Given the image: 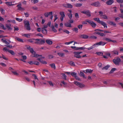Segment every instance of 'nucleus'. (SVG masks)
I'll return each mask as SVG.
<instances>
[{"label": "nucleus", "instance_id": "1", "mask_svg": "<svg viewBox=\"0 0 123 123\" xmlns=\"http://www.w3.org/2000/svg\"><path fill=\"white\" fill-rule=\"evenodd\" d=\"M94 20L95 21H97L98 23H100L101 25H103L104 26V28H107V26L106 24L104 21L100 20L99 18H94Z\"/></svg>", "mask_w": 123, "mask_h": 123}, {"label": "nucleus", "instance_id": "2", "mask_svg": "<svg viewBox=\"0 0 123 123\" xmlns=\"http://www.w3.org/2000/svg\"><path fill=\"white\" fill-rule=\"evenodd\" d=\"M30 51L31 53L32 54H33L34 55L33 56V57H37L39 56H40L41 57H42L43 58H44V57H42V55H40L37 54L36 52L34 51V50L32 48H31V49L30 50Z\"/></svg>", "mask_w": 123, "mask_h": 123}, {"label": "nucleus", "instance_id": "3", "mask_svg": "<svg viewBox=\"0 0 123 123\" xmlns=\"http://www.w3.org/2000/svg\"><path fill=\"white\" fill-rule=\"evenodd\" d=\"M35 40L37 41L35 42L34 43L38 44H42L45 42V41L44 39L40 40L38 39H34Z\"/></svg>", "mask_w": 123, "mask_h": 123}, {"label": "nucleus", "instance_id": "4", "mask_svg": "<svg viewBox=\"0 0 123 123\" xmlns=\"http://www.w3.org/2000/svg\"><path fill=\"white\" fill-rule=\"evenodd\" d=\"M25 26L26 27V29L28 30H30L31 29L30 27V24L29 21H24Z\"/></svg>", "mask_w": 123, "mask_h": 123}, {"label": "nucleus", "instance_id": "5", "mask_svg": "<svg viewBox=\"0 0 123 123\" xmlns=\"http://www.w3.org/2000/svg\"><path fill=\"white\" fill-rule=\"evenodd\" d=\"M121 61V60L120 58L117 57L113 60V62L116 65H118L119 63Z\"/></svg>", "mask_w": 123, "mask_h": 123}, {"label": "nucleus", "instance_id": "6", "mask_svg": "<svg viewBox=\"0 0 123 123\" xmlns=\"http://www.w3.org/2000/svg\"><path fill=\"white\" fill-rule=\"evenodd\" d=\"M87 21L93 28H95L96 27V24L93 21L87 19Z\"/></svg>", "mask_w": 123, "mask_h": 123}, {"label": "nucleus", "instance_id": "7", "mask_svg": "<svg viewBox=\"0 0 123 123\" xmlns=\"http://www.w3.org/2000/svg\"><path fill=\"white\" fill-rule=\"evenodd\" d=\"M81 12L86 14L88 17H90L91 16V12L89 10H84L81 11Z\"/></svg>", "mask_w": 123, "mask_h": 123}, {"label": "nucleus", "instance_id": "8", "mask_svg": "<svg viewBox=\"0 0 123 123\" xmlns=\"http://www.w3.org/2000/svg\"><path fill=\"white\" fill-rule=\"evenodd\" d=\"M82 52H74V56L77 58H80L81 57V56L80 55L81 54Z\"/></svg>", "mask_w": 123, "mask_h": 123}, {"label": "nucleus", "instance_id": "9", "mask_svg": "<svg viewBox=\"0 0 123 123\" xmlns=\"http://www.w3.org/2000/svg\"><path fill=\"white\" fill-rule=\"evenodd\" d=\"M74 83L80 88H82L84 86L83 84L76 81H74Z\"/></svg>", "mask_w": 123, "mask_h": 123}, {"label": "nucleus", "instance_id": "10", "mask_svg": "<svg viewBox=\"0 0 123 123\" xmlns=\"http://www.w3.org/2000/svg\"><path fill=\"white\" fill-rule=\"evenodd\" d=\"M91 5L95 7H98L100 6V3L98 1L92 3Z\"/></svg>", "mask_w": 123, "mask_h": 123}, {"label": "nucleus", "instance_id": "11", "mask_svg": "<svg viewBox=\"0 0 123 123\" xmlns=\"http://www.w3.org/2000/svg\"><path fill=\"white\" fill-rule=\"evenodd\" d=\"M63 6L65 7L69 8H71L73 7V6L70 3H67V4H64Z\"/></svg>", "mask_w": 123, "mask_h": 123}, {"label": "nucleus", "instance_id": "12", "mask_svg": "<svg viewBox=\"0 0 123 123\" xmlns=\"http://www.w3.org/2000/svg\"><path fill=\"white\" fill-rule=\"evenodd\" d=\"M95 34L98 35L101 37H103L105 36V34L99 32H96L93 33V34L95 35Z\"/></svg>", "mask_w": 123, "mask_h": 123}, {"label": "nucleus", "instance_id": "13", "mask_svg": "<svg viewBox=\"0 0 123 123\" xmlns=\"http://www.w3.org/2000/svg\"><path fill=\"white\" fill-rule=\"evenodd\" d=\"M80 37L82 38L86 39L88 38L89 36L86 35H81L80 36Z\"/></svg>", "mask_w": 123, "mask_h": 123}, {"label": "nucleus", "instance_id": "14", "mask_svg": "<svg viewBox=\"0 0 123 123\" xmlns=\"http://www.w3.org/2000/svg\"><path fill=\"white\" fill-rule=\"evenodd\" d=\"M53 13L52 12H46L44 14V15L45 17H47L49 15H51L52 14H53Z\"/></svg>", "mask_w": 123, "mask_h": 123}, {"label": "nucleus", "instance_id": "15", "mask_svg": "<svg viewBox=\"0 0 123 123\" xmlns=\"http://www.w3.org/2000/svg\"><path fill=\"white\" fill-rule=\"evenodd\" d=\"M114 2V1L113 0H109L106 2V4L108 5H111Z\"/></svg>", "mask_w": 123, "mask_h": 123}, {"label": "nucleus", "instance_id": "16", "mask_svg": "<svg viewBox=\"0 0 123 123\" xmlns=\"http://www.w3.org/2000/svg\"><path fill=\"white\" fill-rule=\"evenodd\" d=\"M107 22L109 24L111 25H112L114 26H116V24L113 22L110 21H107Z\"/></svg>", "mask_w": 123, "mask_h": 123}, {"label": "nucleus", "instance_id": "17", "mask_svg": "<svg viewBox=\"0 0 123 123\" xmlns=\"http://www.w3.org/2000/svg\"><path fill=\"white\" fill-rule=\"evenodd\" d=\"M46 43L50 45L52 43V42L49 39H47L46 41Z\"/></svg>", "mask_w": 123, "mask_h": 123}, {"label": "nucleus", "instance_id": "18", "mask_svg": "<svg viewBox=\"0 0 123 123\" xmlns=\"http://www.w3.org/2000/svg\"><path fill=\"white\" fill-rule=\"evenodd\" d=\"M42 32L44 34H46L47 33V30L44 28H42Z\"/></svg>", "mask_w": 123, "mask_h": 123}, {"label": "nucleus", "instance_id": "19", "mask_svg": "<svg viewBox=\"0 0 123 123\" xmlns=\"http://www.w3.org/2000/svg\"><path fill=\"white\" fill-rule=\"evenodd\" d=\"M5 10L2 8H0V12H1L2 14L4 15L5 14Z\"/></svg>", "mask_w": 123, "mask_h": 123}, {"label": "nucleus", "instance_id": "20", "mask_svg": "<svg viewBox=\"0 0 123 123\" xmlns=\"http://www.w3.org/2000/svg\"><path fill=\"white\" fill-rule=\"evenodd\" d=\"M85 71L87 73H91L93 71V70H92L91 69H86Z\"/></svg>", "mask_w": 123, "mask_h": 123}, {"label": "nucleus", "instance_id": "21", "mask_svg": "<svg viewBox=\"0 0 123 123\" xmlns=\"http://www.w3.org/2000/svg\"><path fill=\"white\" fill-rule=\"evenodd\" d=\"M32 76L34 77V79L35 80H36V81L37 82H38V81L39 80L38 79V78H37V76L35 74H32Z\"/></svg>", "mask_w": 123, "mask_h": 123}, {"label": "nucleus", "instance_id": "22", "mask_svg": "<svg viewBox=\"0 0 123 123\" xmlns=\"http://www.w3.org/2000/svg\"><path fill=\"white\" fill-rule=\"evenodd\" d=\"M65 26L68 27H71V25L70 23H66L65 24Z\"/></svg>", "mask_w": 123, "mask_h": 123}, {"label": "nucleus", "instance_id": "23", "mask_svg": "<svg viewBox=\"0 0 123 123\" xmlns=\"http://www.w3.org/2000/svg\"><path fill=\"white\" fill-rule=\"evenodd\" d=\"M85 49H86V48H84L83 47H77V48L75 49L76 50L81 49L83 50Z\"/></svg>", "mask_w": 123, "mask_h": 123}, {"label": "nucleus", "instance_id": "24", "mask_svg": "<svg viewBox=\"0 0 123 123\" xmlns=\"http://www.w3.org/2000/svg\"><path fill=\"white\" fill-rule=\"evenodd\" d=\"M110 67V66L107 65L105 67H104L103 68H102V69L103 70H107Z\"/></svg>", "mask_w": 123, "mask_h": 123}, {"label": "nucleus", "instance_id": "25", "mask_svg": "<svg viewBox=\"0 0 123 123\" xmlns=\"http://www.w3.org/2000/svg\"><path fill=\"white\" fill-rule=\"evenodd\" d=\"M82 5V4L80 3H77L75 4H74V5L76 6L77 7H80Z\"/></svg>", "mask_w": 123, "mask_h": 123}, {"label": "nucleus", "instance_id": "26", "mask_svg": "<svg viewBox=\"0 0 123 123\" xmlns=\"http://www.w3.org/2000/svg\"><path fill=\"white\" fill-rule=\"evenodd\" d=\"M51 27L52 29V30L54 32H57V30L55 28L54 26L53 25H52Z\"/></svg>", "mask_w": 123, "mask_h": 123}, {"label": "nucleus", "instance_id": "27", "mask_svg": "<svg viewBox=\"0 0 123 123\" xmlns=\"http://www.w3.org/2000/svg\"><path fill=\"white\" fill-rule=\"evenodd\" d=\"M15 39L16 40H17L19 42H23V40L21 38H18V37H16L15 38Z\"/></svg>", "mask_w": 123, "mask_h": 123}, {"label": "nucleus", "instance_id": "28", "mask_svg": "<svg viewBox=\"0 0 123 123\" xmlns=\"http://www.w3.org/2000/svg\"><path fill=\"white\" fill-rule=\"evenodd\" d=\"M12 2H7L5 3L8 6H11Z\"/></svg>", "mask_w": 123, "mask_h": 123}, {"label": "nucleus", "instance_id": "29", "mask_svg": "<svg viewBox=\"0 0 123 123\" xmlns=\"http://www.w3.org/2000/svg\"><path fill=\"white\" fill-rule=\"evenodd\" d=\"M1 40L2 42L5 43V44H9V43H8V42L6 41V40H4L3 39H2Z\"/></svg>", "mask_w": 123, "mask_h": 123}, {"label": "nucleus", "instance_id": "30", "mask_svg": "<svg viewBox=\"0 0 123 123\" xmlns=\"http://www.w3.org/2000/svg\"><path fill=\"white\" fill-rule=\"evenodd\" d=\"M104 40L109 42H111V40L108 38H105L104 39Z\"/></svg>", "mask_w": 123, "mask_h": 123}, {"label": "nucleus", "instance_id": "31", "mask_svg": "<svg viewBox=\"0 0 123 123\" xmlns=\"http://www.w3.org/2000/svg\"><path fill=\"white\" fill-rule=\"evenodd\" d=\"M9 53H10L12 55H15V53L12 50H8V52Z\"/></svg>", "mask_w": 123, "mask_h": 123}, {"label": "nucleus", "instance_id": "32", "mask_svg": "<svg viewBox=\"0 0 123 123\" xmlns=\"http://www.w3.org/2000/svg\"><path fill=\"white\" fill-rule=\"evenodd\" d=\"M49 65L52 68H54V69L55 68V65L54 63L51 64H49Z\"/></svg>", "mask_w": 123, "mask_h": 123}, {"label": "nucleus", "instance_id": "33", "mask_svg": "<svg viewBox=\"0 0 123 123\" xmlns=\"http://www.w3.org/2000/svg\"><path fill=\"white\" fill-rule=\"evenodd\" d=\"M60 14L61 15V17H64L65 16L64 13V12H60Z\"/></svg>", "mask_w": 123, "mask_h": 123}, {"label": "nucleus", "instance_id": "34", "mask_svg": "<svg viewBox=\"0 0 123 123\" xmlns=\"http://www.w3.org/2000/svg\"><path fill=\"white\" fill-rule=\"evenodd\" d=\"M57 55L62 57H63L64 55V53H57Z\"/></svg>", "mask_w": 123, "mask_h": 123}, {"label": "nucleus", "instance_id": "35", "mask_svg": "<svg viewBox=\"0 0 123 123\" xmlns=\"http://www.w3.org/2000/svg\"><path fill=\"white\" fill-rule=\"evenodd\" d=\"M80 76H82L83 78H86V77L85 76V75L83 72L81 71L80 72Z\"/></svg>", "mask_w": 123, "mask_h": 123}, {"label": "nucleus", "instance_id": "36", "mask_svg": "<svg viewBox=\"0 0 123 123\" xmlns=\"http://www.w3.org/2000/svg\"><path fill=\"white\" fill-rule=\"evenodd\" d=\"M0 27L4 30H5L6 29V28H5L4 25L1 24H0Z\"/></svg>", "mask_w": 123, "mask_h": 123}, {"label": "nucleus", "instance_id": "37", "mask_svg": "<svg viewBox=\"0 0 123 123\" xmlns=\"http://www.w3.org/2000/svg\"><path fill=\"white\" fill-rule=\"evenodd\" d=\"M95 47H94V44L91 46V47H89L88 48H86V49H87L88 50H90L92 49L93 48Z\"/></svg>", "mask_w": 123, "mask_h": 123}, {"label": "nucleus", "instance_id": "38", "mask_svg": "<svg viewBox=\"0 0 123 123\" xmlns=\"http://www.w3.org/2000/svg\"><path fill=\"white\" fill-rule=\"evenodd\" d=\"M116 69L115 68H112L111 71L110 72V73H113L114 72Z\"/></svg>", "mask_w": 123, "mask_h": 123}, {"label": "nucleus", "instance_id": "39", "mask_svg": "<svg viewBox=\"0 0 123 123\" xmlns=\"http://www.w3.org/2000/svg\"><path fill=\"white\" fill-rule=\"evenodd\" d=\"M71 75L74 77L77 75V74L74 72H72L71 73Z\"/></svg>", "mask_w": 123, "mask_h": 123}, {"label": "nucleus", "instance_id": "40", "mask_svg": "<svg viewBox=\"0 0 123 123\" xmlns=\"http://www.w3.org/2000/svg\"><path fill=\"white\" fill-rule=\"evenodd\" d=\"M100 42L98 43H97L95 44H94V47H95L97 46H99V45H100Z\"/></svg>", "mask_w": 123, "mask_h": 123}, {"label": "nucleus", "instance_id": "41", "mask_svg": "<svg viewBox=\"0 0 123 123\" xmlns=\"http://www.w3.org/2000/svg\"><path fill=\"white\" fill-rule=\"evenodd\" d=\"M66 77L67 76L64 74H62V77L65 80H66Z\"/></svg>", "mask_w": 123, "mask_h": 123}, {"label": "nucleus", "instance_id": "42", "mask_svg": "<svg viewBox=\"0 0 123 123\" xmlns=\"http://www.w3.org/2000/svg\"><path fill=\"white\" fill-rule=\"evenodd\" d=\"M16 20L18 21L19 22L23 20L22 19H20L19 18H16Z\"/></svg>", "mask_w": 123, "mask_h": 123}, {"label": "nucleus", "instance_id": "43", "mask_svg": "<svg viewBox=\"0 0 123 123\" xmlns=\"http://www.w3.org/2000/svg\"><path fill=\"white\" fill-rule=\"evenodd\" d=\"M34 39H30L28 40V41L30 43H34L35 42H34V41H33V40H34Z\"/></svg>", "mask_w": 123, "mask_h": 123}, {"label": "nucleus", "instance_id": "44", "mask_svg": "<svg viewBox=\"0 0 123 123\" xmlns=\"http://www.w3.org/2000/svg\"><path fill=\"white\" fill-rule=\"evenodd\" d=\"M78 29L77 28H74L73 29V30L74 31H75L76 33H78Z\"/></svg>", "mask_w": 123, "mask_h": 123}, {"label": "nucleus", "instance_id": "45", "mask_svg": "<svg viewBox=\"0 0 123 123\" xmlns=\"http://www.w3.org/2000/svg\"><path fill=\"white\" fill-rule=\"evenodd\" d=\"M47 82L49 83V85L51 86H54L52 82L50 81H48Z\"/></svg>", "mask_w": 123, "mask_h": 123}, {"label": "nucleus", "instance_id": "46", "mask_svg": "<svg viewBox=\"0 0 123 123\" xmlns=\"http://www.w3.org/2000/svg\"><path fill=\"white\" fill-rule=\"evenodd\" d=\"M83 27V25H80L78 26V28L80 29L81 30L82 29Z\"/></svg>", "mask_w": 123, "mask_h": 123}, {"label": "nucleus", "instance_id": "47", "mask_svg": "<svg viewBox=\"0 0 123 123\" xmlns=\"http://www.w3.org/2000/svg\"><path fill=\"white\" fill-rule=\"evenodd\" d=\"M99 42L100 43V45H101L104 46L106 43H105L104 42H103L102 41H100Z\"/></svg>", "mask_w": 123, "mask_h": 123}, {"label": "nucleus", "instance_id": "48", "mask_svg": "<svg viewBox=\"0 0 123 123\" xmlns=\"http://www.w3.org/2000/svg\"><path fill=\"white\" fill-rule=\"evenodd\" d=\"M6 26L8 30H10L11 29L10 26H9L8 25L6 24Z\"/></svg>", "mask_w": 123, "mask_h": 123}, {"label": "nucleus", "instance_id": "49", "mask_svg": "<svg viewBox=\"0 0 123 123\" xmlns=\"http://www.w3.org/2000/svg\"><path fill=\"white\" fill-rule=\"evenodd\" d=\"M34 64L38 65H39V62L36 61H34Z\"/></svg>", "mask_w": 123, "mask_h": 123}, {"label": "nucleus", "instance_id": "50", "mask_svg": "<svg viewBox=\"0 0 123 123\" xmlns=\"http://www.w3.org/2000/svg\"><path fill=\"white\" fill-rule=\"evenodd\" d=\"M31 1L34 4H35L38 2V0H31Z\"/></svg>", "mask_w": 123, "mask_h": 123}, {"label": "nucleus", "instance_id": "51", "mask_svg": "<svg viewBox=\"0 0 123 123\" xmlns=\"http://www.w3.org/2000/svg\"><path fill=\"white\" fill-rule=\"evenodd\" d=\"M96 53L97 54L99 55H102L103 54V53L101 52H97Z\"/></svg>", "mask_w": 123, "mask_h": 123}, {"label": "nucleus", "instance_id": "52", "mask_svg": "<svg viewBox=\"0 0 123 123\" xmlns=\"http://www.w3.org/2000/svg\"><path fill=\"white\" fill-rule=\"evenodd\" d=\"M105 19H108L107 17L105 15H103L101 17Z\"/></svg>", "mask_w": 123, "mask_h": 123}, {"label": "nucleus", "instance_id": "53", "mask_svg": "<svg viewBox=\"0 0 123 123\" xmlns=\"http://www.w3.org/2000/svg\"><path fill=\"white\" fill-rule=\"evenodd\" d=\"M69 64L71 66H75V64L72 61H70L69 62Z\"/></svg>", "mask_w": 123, "mask_h": 123}, {"label": "nucleus", "instance_id": "54", "mask_svg": "<svg viewBox=\"0 0 123 123\" xmlns=\"http://www.w3.org/2000/svg\"><path fill=\"white\" fill-rule=\"evenodd\" d=\"M2 58H3L4 59L7 60H8L7 58H6L5 56L3 54H2Z\"/></svg>", "mask_w": 123, "mask_h": 123}, {"label": "nucleus", "instance_id": "55", "mask_svg": "<svg viewBox=\"0 0 123 123\" xmlns=\"http://www.w3.org/2000/svg\"><path fill=\"white\" fill-rule=\"evenodd\" d=\"M18 10H19L23 11L24 10V9L21 6L18 7Z\"/></svg>", "mask_w": 123, "mask_h": 123}, {"label": "nucleus", "instance_id": "56", "mask_svg": "<svg viewBox=\"0 0 123 123\" xmlns=\"http://www.w3.org/2000/svg\"><path fill=\"white\" fill-rule=\"evenodd\" d=\"M97 31H100V32H102V31H104L103 30L101 29H95V30H94V31H95L96 32H97Z\"/></svg>", "mask_w": 123, "mask_h": 123}, {"label": "nucleus", "instance_id": "57", "mask_svg": "<svg viewBox=\"0 0 123 123\" xmlns=\"http://www.w3.org/2000/svg\"><path fill=\"white\" fill-rule=\"evenodd\" d=\"M117 1L119 3H123V0H117Z\"/></svg>", "mask_w": 123, "mask_h": 123}, {"label": "nucleus", "instance_id": "58", "mask_svg": "<svg viewBox=\"0 0 123 123\" xmlns=\"http://www.w3.org/2000/svg\"><path fill=\"white\" fill-rule=\"evenodd\" d=\"M68 16L69 18L71 19L72 17V14L71 13H70L68 14Z\"/></svg>", "mask_w": 123, "mask_h": 123}, {"label": "nucleus", "instance_id": "59", "mask_svg": "<svg viewBox=\"0 0 123 123\" xmlns=\"http://www.w3.org/2000/svg\"><path fill=\"white\" fill-rule=\"evenodd\" d=\"M11 72L15 75H18V74L17 73V72H16L13 71H12Z\"/></svg>", "mask_w": 123, "mask_h": 123}, {"label": "nucleus", "instance_id": "60", "mask_svg": "<svg viewBox=\"0 0 123 123\" xmlns=\"http://www.w3.org/2000/svg\"><path fill=\"white\" fill-rule=\"evenodd\" d=\"M63 31L64 32H65L68 34H69L70 33L68 31L66 30H63Z\"/></svg>", "mask_w": 123, "mask_h": 123}, {"label": "nucleus", "instance_id": "61", "mask_svg": "<svg viewBox=\"0 0 123 123\" xmlns=\"http://www.w3.org/2000/svg\"><path fill=\"white\" fill-rule=\"evenodd\" d=\"M23 36H24L25 37L28 38L30 36V35L26 34H24L23 35Z\"/></svg>", "mask_w": 123, "mask_h": 123}, {"label": "nucleus", "instance_id": "62", "mask_svg": "<svg viewBox=\"0 0 123 123\" xmlns=\"http://www.w3.org/2000/svg\"><path fill=\"white\" fill-rule=\"evenodd\" d=\"M75 17L77 18H78L79 17V15L78 13H75Z\"/></svg>", "mask_w": 123, "mask_h": 123}, {"label": "nucleus", "instance_id": "63", "mask_svg": "<svg viewBox=\"0 0 123 123\" xmlns=\"http://www.w3.org/2000/svg\"><path fill=\"white\" fill-rule=\"evenodd\" d=\"M28 63H29L30 65H32L34 64V61H30L28 62Z\"/></svg>", "mask_w": 123, "mask_h": 123}, {"label": "nucleus", "instance_id": "64", "mask_svg": "<svg viewBox=\"0 0 123 123\" xmlns=\"http://www.w3.org/2000/svg\"><path fill=\"white\" fill-rule=\"evenodd\" d=\"M0 64L2 66L4 67H6V65L4 63H0Z\"/></svg>", "mask_w": 123, "mask_h": 123}]
</instances>
